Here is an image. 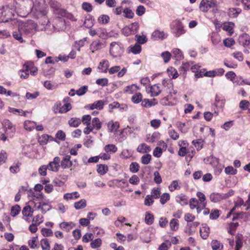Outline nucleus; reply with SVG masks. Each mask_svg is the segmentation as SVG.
Listing matches in <instances>:
<instances>
[{
	"instance_id": "nucleus-16",
	"label": "nucleus",
	"mask_w": 250,
	"mask_h": 250,
	"mask_svg": "<svg viewBox=\"0 0 250 250\" xmlns=\"http://www.w3.org/2000/svg\"><path fill=\"white\" fill-rule=\"evenodd\" d=\"M104 104V101L103 100H98L92 104H90L87 105L86 107L89 108L91 110H93L94 109L101 110L103 108Z\"/></svg>"
},
{
	"instance_id": "nucleus-26",
	"label": "nucleus",
	"mask_w": 250,
	"mask_h": 250,
	"mask_svg": "<svg viewBox=\"0 0 250 250\" xmlns=\"http://www.w3.org/2000/svg\"><path fill=\"white\" fill-rule=\"evenodd\" d=\"M137 90L138 86L135 84H132L125 87L124 88V91L126 93L133 94V93L136 92Z\"/></svg>"
},
{
	"instance_id": "nucleus-20",
	"label": "nucleus",
	"mask_w": 250,
	"mask_h": 250,
	"mask_svg": "<svg viewBox=\"0 0 250 250\" xmlns=\"http://www.w3.org/2000/svg\"><path fill=\"white\" fill-rule=\"evenodd\" d=\"M141 46L137 43H135L134 45L130 46L127 49L128 53L131 52L134 54H139L141 52Z\"/></svg>"
},
{
	"instance_id": "nucleus-10",
	"label": "nucleus",
	"mask_w": 250,
	"mask_h": 250,
	"mask_svg": "<svg viewBox=\"0 0 250 250\" xmlns=\"http://www.w3.org/2000/svg\"><path fill=\"white\" fill-rule=\"evenodd\" d=\"M1 125L5 127L7 135H13V133L15 131V128L10 121L8 120H4Z\"/></svg>"
},
{
	"instance_id": "nucleus-34",
	"label": "nucleus",
	"mask_w": 250,
	"mask_h": 250,
	"mask_svg": "<svg viewBox=\"0 0 250 250\" xmlns=\"http://www.w3.org/2000/svg\"><path fill=\"white\" fill-rule=\"evenodd\" d=\"M75 226V224L72 222H62L60 224V227L61 229H65L67 231H69L70 229Z\"/></svg>"
},
{
	"instance_id": "nucleus-53",
	"label": "nucleus",
	"mask_w": 250,
	"mask_h": 250,
	"mask_svg": "<svg viewBox=\"0 0 250 250\" xmlns=\"http://www.w3.org/2000/svg\"><path fill=\"white\" fill-rule=\"evenodd\" d=\"M129 182L133 185H137L140 182V179L136 175H133L129 179Z\"/></svg>"
},
{
	"instance_id": "nucleus-14",
	"label": "nucleus",
	"mask_w": 250,
	"mask_h": 250,
	"mask_svg": "<svg viewBox=\"0 0 250 250\" xmlns=\"http://www.w3.org/2000/svg\"><path fill=\"white\" fill-rule=\"evenodd\" d=\"M109 67V62L107 60H103L99 64L97 69L99 71L103 73H106Z\"/></svg>"
},
{
	"instance_id": "nucleus-35",
	"label": "nucleus",
	"mask_w": 250,
	"mask_h": 250,
	"mask_svg": "<svg viewBox=\"0 0 250 250\" xmlns=\"http://www.w3.org/2000/svg\"><path fill=\"white\" fill-rule=\"evenodd\" d=\"M143 96L141 93L138 92L131 97V101L134 104H139L143 101Z\"/></svg>"
},
{
	"instance_id": "nucleus-61",
	"label": "nucleus",
	"mask_w": 250,
	"mask_h": 250,
	"mask_svg": "<svg viewBox=\"0 0 250 250\" xmlns=\"http://www.w3.org/2000/svg\"><path fill=\"white\" fill-rule=\"evenodd\" d=\"M90 120H91V116L90 115H85L83 116L82 119L81 120V122H83V123L84 125H91L90 124Z\"/></svg>"
},
{
	"instance_id": "nucleus-37",
	"label": "nucleus",
	"mask_w": 250,
	"mask_h": 250,
	"mask_svg": "<svg viewBox=\"0 0 250 250\" xmlns=\"http://www.w3.org/2000/svg\"><path fill=\"white\" fill-rule=\"evenodd\" d=\"M145 222L147 225H151L154 222V216L149 212H146L145 218Z\"/></svg>"
},
{
	"instance_id": "nucleus-58",
	"label": "nucleus",
	"mask_w": 250,
	"mask_h": 250,
	"mask_svg": "<svg viewBox=\"0 0 250 250\" xmlns=\"http://www.w3.org/2000/svg\"><path fill=\"white\" fill-rule=\"evenodd\" d=\"M161 56L163 58L165 62H167L170 60L171 55L168 51H165L161 54Z\"/></svg>"
},
{
	"instance_id": "nucleus-29",
	"label": "nucleus",
	"mask_w": 250,
	"mask_h": 250,
	"mask_svg": "<svg viewBox=\"0 0 250 250\" xmlns=\"http://www.w3.org/2000/svg\"><path fill=\"white\" fill-rule=\"evenodd\" d=\"M68 125L72 127H76L81 123V120L80 118L74 117L68 121Z\"/></svg>"
},
{
	"instance_id": "nucleus-30",
	"label": "nucleus",
	"mask_w": 250,
	"mask_h": 250,
	"mask_svg": "<svg viewBox=\"0 0 250 250\" xmlns=\"http://www.w3.org/2000/svg\"><path fill=\"white\" fill-rule=\"evenodd\" d=\"M104 150L107 153H114L117 152L118 148L115 145L109 144L104 146Z\"/></svg>"
},
{
	"instance_id": "nucleus-8",
	"label": "nucleus",
	"mask_w": 250,
	"mask_h": 250,
	"mask_svg": "<svg viewBox=\"0 0 250 250\" xmlns=\"http://www.w3.org/2000/svg\"><path fill=\"white\" fill-rule=\"evenodd\" d=\"M18 7L17 6H13L12 5H7L3 6L4 12V16H6L8 21L11 19L12 17L14 16V13Z\"/></svg>"
},
{
	"instance_id": "nucleus-1",
	"label": "nucleus",
	"mask_w": 250,
	"mask_h": 250,
	"mask_svg": "<svg viewBox=\"0 0 250 250\" xmlns=\"http://www.w3.org/2000/svg\"><path fill=\"white\" fill-rule=\"evenodd\" d=\"M199 8L203 12H211L215 13L217 11V0H202Z\"/></svg>"
},
{
	"instance_id": "nucleus-25",
	"label": "nucleus",
	"mask_w": 250,
	"mask_h": 250,
	"mask_svg": "<svg viewBox=\"0 0 250 250\" xmlns=\"http://www.w3.org/2000/svg\"><path fill=\"white\" fill-rule=\"evenodd\" d=\"M108 129L109 132L116 131L119 127V124L118 122H114L113 121L109 122L107 124Z\"/></svg>"
},
{
	"instance_id": "nucleus-15",
	"label": "nucleus",
	"mask_w": 250,
	"mask_h": 250,
	"mask_svg": "<svg viewBox=\"0 0 250 250\" xmlns=\"http://www.w3.org/2000/svg\"><path fill=\"white\" fill-rule=\"evenodd\" d=\"M176 202L182 206H186L188 204V197L184 194L181 193L177 195L175 197Z\"/></svg>"
},
{
	"instance_id": "nucleus-13",
	"label": "nucleus",
	"mask_w": 250,
	"mask_h": 250,
	"mask_svg": "<svg viewBox=\"0 0 250 250\" xmlns=\"http://www.w3.org/2000/svg\"><path fill=\"white\" fill-rule=\"evenodd\" d=\"M71 156L70 155H65L63 157L62 160L61 161V166L62 168H68L72 166V162L70 160Z\"/></svg>"
},
{
	"instance_id": "nucleus-41",
	"label": "nucleus",
	"mask_w": 250,
	"mask_h": 250,
	"mask_svg": "<svg viewBox=\"0 0 250 250\" xmlns=\"http://www.w3.org/2000/svg\"><path fill=\"white\" fill-rule=\"evenodd\" d=\"M172 53L177 60H180L183 58V55H182L181 51L179 49H173Z\"/></svg>"
},
{
	"instance_id": "nucleus-4",
	"label": "nucleus",
	"mask_w": 250,
	"mask_h": 250,
	"mask_svg": "<svg viewBox=\"0 0 250 250\" xmlns=\"http://www.w3.org/2000/svg\"><path fill=\"white\" fill-rule=\"evenodd\" d=\"M234 194V191L229 190L227 193H212L210 195V200L214 203L218 202L223 199H227Z\"/></svg>"
},
{
	"instance_id": "nucleus-31",
	"label": "nucleus",
	"mask_w": 250,
	"mask_h": 250,
	"mask_svg": "<svg viewBox=\"0 0 250 250\" xmlns=\"http://www.w3.org/2000/svg\"><path fill=\"white\" fill-rule=\"evenodd\" d=\"M211 246L213 250H221L223 248V244L216 240H213L211 241Z\"/></svg>"
},
{
	"instance_id": "nucleus-57",
	"label": "nucleus",
	"mask_w": 250,
	"mask_h": 250,
	"mask_svg": "<svg viewBox=\"0 0 250 250\" xmlns=\"http://www.w3.org/2000/svg\"><path fill=\"white\" fill-rule=\"evenodd\" d=\"M5 134H7V132L5 127L0 124V139L3 141L6 140V137Z\"/></svg>"
},
{
	"instance_id": "nucleus-5",
	"label": "nucleus",
	"mask_w": 250,
	"mask_h": 250,
	"mask_svg": "<svg viewBox=\"0 0 250 250\" xmlns=\"http://www.w3.org/2000/svg\"><path fill=\"white\" fill-rule=\"evenodd\" d=\"M174 30L173 33L176 37H179L185 33L186 31L182 22L179 20L174 21L171 25Z\"/></svg>"
},
{
	"instance_id": "nucleus-51",
	"label": "nucleus",
	"mask_w": 250,
	"mask_h": 250,
	"mask_svg": "<svg viewBox=\"0 0 250 250\" xmlns=\"http://www.w3.org/2000/svg\"><path fill=\"white\" fill-rule=\"evenodd\" d=\"M167 72L168 73L169 76L171 77L172 79H176L179 76L177 70L174 68L171 67L170 69H168Z\"/></svg>"
},
{
	"instance_id": "nucleus-48",
	"label": "nucleus",
	"mask_w": 250,
	"mask_h": 250,
	"mask_svg": "<svg viewBox=\"0 0 250 250\" xmlns=\"http://www.w3.org/2000/svg\"><path fill=\"white\" fill-rule=\"evenodd\" d=\"M41 245L42 250H50V244L47 239H42L41 241Z\"/></svg>"
},
{
	"instance_id": "nucleus-55",
	"label": "nucleus",
	"mask_w": 250,
	"mask_h": 250,
	"mask_svg": "<svg viewBox=\"0 0 250 250\" xmlns=\"http://www.w3.org/2000/svg\"><path fill=\"white\" fill-rule=\"evenodd\" d=\"M192 143L197 149H200L202 148L203 141L201 139L193 140Z\"/></svg>"
},
{
	"instance_id": "nucleus-63",
	"label": "nucleus",
	"mask_w": 250,
	"mask_h": 250,
	"mask_svg": "<svg viewBox=\"0 0 250 250\" xmlns=\"http://www.w3.org/2000/svg\"><path fill=\"white\" fill-rule=\"evenodd\" d=\"M135 37L137 38V42L138 44H144L147 42V39L145 36L136 35Z\"/></svg>"
},
{
	"instance_id": "nucleus-12",
	"label": "nucleus",
	"mask_w": 250,
	"mask_h": 250,
	"mask_svg": "<svg viewBox=\"0 0 250 250\" xmlns=\"http://www.w3.org/2000/svg\"><path fill=\"white\" fill-rule=\"evenodd\" d=\"M16 3L20 7L28 8L30 10L33 7V0H16Z\"/></svg>"
},
{
	"instance_id": "nucleus-18",
	"label": "nucleus",
	"mask_w": 250,
	"mask_h": 250,
	"mask_svg": "<svg viewBox=\"0 0 250 250\" xmlns=\"http://www.w3.org/2000/svg\"><path fill=\"white\" fill-rule=\"evenodd\" d=\"M54 138L50 135L47 134H43L39 137L38 142L41 145H45L47 144L49 141H52Z\"/></svg>"
},
{
	"instance_id": "nucleus-45",
	"label": "nucleus",
	"mask_w": 250,
	"mask_h": 250,
	"mask_svg": "<svg viewBox=\"0 0 250 250\" xmlns=\"http://www.w3.org/2000/svg\"><path fill=\"white\" fill-rule=\"evenodd\" d=\"M140 166L136 162L132 163L129 166V170L132 173H137L139 170Z\"/></svg>"
},
{
	"instance_id": "nucleus-23",
	"label": "nucleus",
	"mask_w": 250,
	"mask_h": 250,
	"mask_svg": "<svg viewBox=\"0 0 250 250\" xmlns=\"http://www.w3.org/2000/svg\"><path fill=\"white\" fill-rule=\"evenodd\" d=\"M80 197L79 193L75 191L72 193H67L64 194L63 198L66 200H74Z\"/></svg>"
},
{
	"instance_id": "nucleus-46",
	"label": "nucleus",
	"mask_w": 250,
	"mask_h": 250,
	"mask_svg": "<svg viewBox=\"0 0 250 250\" xmlns=\"http://www.w3.org/2000/svg\"><path fill=\"white\" fill-rule=\"evenodd\" d=\"M96 83L102 86H105L108 84V80L107 78H100L96 81Z\"/></svg>"
},
{
	"instance_id": "nucleus-49",
	"label": "nucleus",
	"mask_w": 250,
	"mask_h": 250,
	"mask_svg": "<svg viewBox=\"0 0 250 250\" xmlns=\"http://www.w3.org/2000/svg\"><path fill=\"white\" fill-rule=\"evenodd\" d=\"M109 19L110 18L108 16L106 15H103L98 18V21L99 23L105 24L109 22Z\"/></svg>"
},
{
	"instance_id": "nucleus-2",
	"label": "nucleus",
	"mask_w": 250,
	"mask_h": 250,
	"mask_svg": "<svg viewBox=\"0 0 250 250\" xmlns=\"http://www.w3.org/2000/svg\"><path fill=\"white\" fill-rule=\"evenodd\" d=\"M19 29L21 30L23 34L31 35L36 31L37 25L32 21H29L26 22H20L18 23Z\"/></svg>"
},
{
	"instance_id": "nucleus-50",
	"label": "nucleus",
	"mask_w": 250,
	"mask_h": 250,
	"mask_svg": "<svg viewBox=\"0 0 250 250\" xmlns=\"http://www.w3.org/2000/svg\"><path fill=\"white\" fill-rule=\"evenodd\" d=\"M151 159V156L149 154L143 155L141 158V162L144 165L148 164Z\"/></svg>"
},
{
	"instance_id": "nucleus-64",
	"label": "nucleus",
	"mask_w": 250,
	"mask_h": 250,
	"mask_svg": "<svg viewBox=\"0 0 250 250\" xmlns=\"http://www.w3.org/2000/svg\"><path fill=\"white\" fill-rule=\"evenodd\" d=\"M102 244V241L100 239L97 238L95 239L94 241H92L91 244V247L93 249H96L101 245Z\"/></svg>"
},
{
	"instance_id": "nucleus-11",
	"label": "nucleus",
	"mask_w": 250,
	"mask_h": 250,
	"mask_svg": "<svg viewBox=\"0 0 250 250\" xmlns=\"http://www.w3.org/2000/svg\"><path fill=\"white\" fill-rule=\"evenodd\" d=\"M105 47L104 42L99 40H95L93 41L90 46V49L92 53H94L97 50H100Z\"/></svg>"
},
{
	"instance_id": "nucleus-21",
	"label": "nucleus",
	"mask_w": 250,
	"mask_h": 250,
	"mask_svg": "<svg viewBox=\"0 0 250 250\" xmlns=\"http://www.w3.org/2000/svg\"><path fill=\"white\" fill-rule=\"evenodd\" d=\"M137 150L138 152L145 153L150 152L151 148L149 146L145 143H143L141 144L138 146Z\"/></svg>"
},
{
	"instance_id": "nucleus-60",
	"label": "nucleus",
	"mask_w": 250,
	"mask_h": 250,
	"mask_svg": "<svg viewBox=\"0 0 250 250\" xmlns=\"http://www.w3.org/2000/svg\"><path fill=\"white\" fill-rule=\"evenodd\" d=\"M39 96V92L38 91L35 92L33 93L30 92H27L26 93L25 97L28 100H32L36 98Z\"/></svg>"
},
{
	"instance_id": "nucleus-3",
	"label": "nucleus",
	"mask_w": 250,
	"mask_h": 250,
	"mask_svg": "<svg viewBox=\"0 0 250 250\" xmlns=\"http://www.w3.org/2000/svg\"><path fill=\"white\" fill-rule=\"evenodd\" d=\"M124 52L123 45L120 42H112L110 43L109 54L113 58L120 57Z\"/></svg>"
},
{
	"instance_id": "nucleus-28",
	"label": "nucleus",
	"mask_w": 250,
	"mask_h": 250,
	"mask_svg": "<svg viewBox=\"0 0 250 250\" xmlns=\"http://www.w3.org/2000/svg\"><path fill=\"white\" fill-rule=\"evenodd\" d=\"M196 195L199 198L200 206H202L203 208H205L207 203L205 202L206 198L205 194L201 192H198Z\"/></svg>"
},
{
	"instance_id": "nucleus-33",
	"label": "nucleus",
	"mask_w": 250,
	"mask_h": 250,
	"mask_svg": "<svg viewBox=\"0 0 250 250\" xmlns=\"http://www.w3.org/2000/svg\"><path fill=\"white\" fill-rule=\"evenodd\" d=\"M155 101L156 100L155 99H153L151 100L147 99H145L142 101L141 105L143 107H151L156 104Z\"/></svg>"
},
{
	"instance_id": "nucleus-43",
	"label": "nucleus",
	"mask_w": 250,
	"mask_h": 250,
	"mask_svg": "<svg viewBox=\"0 0 250 250\" xmlns=\"http://www.w3.org/2000/svg\"><path fill=\"white\" fill-rule=\"evenodd\" d=\"M33 210L29 206H25L23 208L22 213L24 216H31L33 213Z\"/></svg>"
},
{
	"instance_id": "nucleus-52",
	"label": "nucleus",
	"mask_w": 250,
	"mask_h": 250,
	"mask_svg": "<svg viewBox=\"0 0 250 250\" xmlns=\"http://www.w3.org/2000/svg\"><path fill=\"white\" fill-rule=\"evenodd\" d=\"M236 246L235 250H239L243 246L242 236H237L236 239Z\"/></svg>"
},
{
	"instance_id": "nucleus-44",
	"label": "nucleus",
	"mask_w": 250,
	"mask_h": 250,
	"mask_svg": "<svg viewBox=\"0 0 250 250\" xmlns=\"http://www.w3.org/2000/svg\"><path fill=\"white\" fill-rule=\"evenodd\" d=\"M72 108V106L69 103L64 104L59 109V112L61 113H65L69 111Z\"/></svg>"
},
{
	"instance_id": "nucleus-6",
	"label": "nucleus",
	"mask_w": 250,
	"mask_h": 250,
	"mask_svg": "<svg viewBox=\"0 0 250 250\" xmlns=\"http://www.w3.org/2000/svg\"><path fill=\"white\" fill-rule=\"evenodd\" d=\"M139 29L138 22H133L128 26L125 27L122 29V33L125 36H128L131 34H135Z\"/></svg>"
},
{
	"instance_id": "nucleus-54",
	"label": "nucleus",
	"mask_w": 250,
	"mask_h": 250,
	"mask_svg": "<svg viewBox=\"0 0 250 250\" xmlns=\"http://www.w3.org/2000/svg\"><path fill=\"white\" fill-rule=\"evenodd\" d=\"M200 66L198 64H195L194 65H192L191 67H190V69L191 70H192V71L193 72H195L196 73H195V76L196 78H200V77H202V75L200 74V73H197V71L199 69V68H200Z\"/></svg>"
},
{
	"instance_id": "nucleus-17",
	"label": "nucleus",
	"mask_w": 250,
	"mask_h": 250,
	"mask_svg": "<svg viewBox=\"0 0 250 250\" xmlns=\"http://www.w3.org/2000/svg\"><path fill=\"white\" fill-rule=\"evenodd\" d=\"M35 207L38 209H41L42 212L44 214L51 208V206L45 203L39 202L38 204H36Z\"/></svg>"
},
{
	"instance_id": "nucleus-39",
	"label": "nucleus",
	"mask_w": 250,
	"mask_h": 250,
	"mask_svg": "<svg viewBox=\"0 0 250 250\" xmlns=\"http://www.w3.org/2000/svg\"><path fill=\"white\" fill-rule=\"evenodd\" d=\"M179 221L176 219H172L169 223V226L171 230H177L179 228Z\"/></svg>"
},
{
	"instance_id": "nucleus-38",
	"label": "nucleus",
	"mask_w": 250,
	"mask_h": 250,
	"mask_svg": "<svg viewBox=\"0 0 250 250\" xmlns=\"http://www.w3.org/2000/svg\"><path fill=\"white\" fill-rule=\"evenodd\" d=\"M86 206V201L85 199H82L74 204V207L76 209H80L84 208Z\"/></svg>"
},
{
	"instance_id": "nucleus-22",
	"label": "nucleus",
	"mask_w": 250,
	"mask_h": 250,
	"mask_svg": "<svg viewBox=\"0 0 250 250\" xmlns=\"http://www.w3.org/2000/svg\"><path fill=\"white\" fill-rule=\"evenodd\" d=\"M151 38L153 40L163 39L165 38V33L163 31L155 30L152 33L151 35Z\"/></svg>"
},
{
	"instance_id": "nucleus-42",
	"label": "nucleus",
	"mask_w": 250,
	"mask_h": 250,
	"mask_svg": "<svg viewBox=\"0 0 250 250\" xmlns=\"http://www.w3.org/2000/svg\"><path fill=\"white\" fill-rule=\"evenodd\" d=\"M181 188L177 180L173 181L168 187L169 190L170 191H173L176 189H180Z\"/></svg>"
},
{
	"instance_id": "nucleus-7",
	"label": "nucleus",
	"mask_w": 250,
	"mask_h": 250,
	"mask_svg": "<svg viewBox=\"0 0 250 250\" xmlns=\"http://www.w3.org/2000/svg\"><path fill=\"white\" fill-rule=\"evenodd\" d=\"M60 162H61V159L60 157L57 156L55 157L53 161L52 162H50L48 165H46L48 167V169L49 170L54 171V172H57L60 167Z\"/></svg>"
},
{
	"instance_id": "nucleus-36",
	"label": "nucleus",
	"mask_w": 250,
	"mask_h": 250,
	"mask_svg": "<svg viewBox=\"0 0 250 250\" xmlns=\"http://www.w3.org/2000/svg\"><path fill=\"white\" fill-rule=\"evenodd\" d=\"M97 170L98 173L103 175L107 172L108 167L105 165H99Z\"/></svg>"
},
{
	"instance_id": "nucleus-40",
	"label": "nucleus",
	"mask_w": 250,
	"mask_h": 250,
	"mask_svg": "<svg viewBox=\"0 0 250 250\" xmlns=\"http://www.w3.org/2000/svg\"><path fill=\"white\" fill-rule=\"evenodd\" d=\"M123 12L124 16L128 19H132L134 15L133 11L129 8H125Z\"/></svg>"
},
{
	"instance_id": "nucleus-32",
	"label": "nucleus",
	"mask_w": 250,
	"mask_h": 250,
	"mask_svg": "<svg viewBox=\"0 0 250 250\" xmlns=\"http://www.w3.org/2000/svg\"><path fill=\"white\" fill-rule=\"evenodd\" d=\"M36 125V122L29 120L25 121L24 123V128L28 131H31L35 128Z\"/></svg>"
},
{
	"instance_id": "nucleus-62",
	"label": "nucleus",
	"mask_w": 250,
	"mask_h": 250,
	"mask_svg": "<svg viewBox=\"0 0 250 250\" xmlns=\"http://www.w3.org/2000/svg\"><path fill=\"white\" fill-rule=\"evenodd\" d=\"M88 90V86L86 85L80 87L76 91V94L78 96H82L84 95Z\"/></svg>"
},
{
	"instance_id": "nucleus-47",
	"label": "nucleus",
	"mask_w": 250,
	"mask_h": 250,
	"mask_svg": "<svg viewBox=\"0 0 250 250\" xmlns=\"http://www.w3.org/2000/svg\"><path fill=\"white\" fill-rule=\"evenodd\" d=\"M21 207L20 206L16 205L11 208V214L12 216L15 217L20 213L21 211Z\"/></svg>"
},
{
	"instance_id": "nucleus-56",
	"label": "nucleus",
	"mask_w": 250,
	"mask_h": 250,
	"mask_svg": "<svg viewBox=\"0 0 250 250\" xmlns=\"http://www.w3.org/2000/svg\"><path fill=\"white\" fill-rule=\"evenodd\" d=\"M223 43L225 46L230 47L235 43V42L232 38H227L223 41Z\"/></svg>"
},
{
	"instance_id": "nucleus-59",
	"label": "nucleus",
	"mask_w": 250,
	"mask_h": 250,
	"mask_svg": "<svg viewBox=\"0 0 250 250\" xmlns=\"http://www.w3.org/2000/svg\"><path fill=\"white\" fill-rule=\"evenodd\" d=\"M225 171L227 174L235 175L237 173V170L236 169H234L231 166H228L226 167L225 168Z\"/></svg>"
},
{
	"instance_id": "nucleus-24",
	"label": "nucleus",
	"mask_w": 250,
	"mask_h": 250,
	"mask_svg": "<svg viewBox=\"0 0 250 250\" xmlns=\"http://www.w3.org/2000/svg\"><path fill=\"white\" fill-rule=\"evenodd\" d=\"M22 34H23L21 30L19 29V26L18 25V30L13 32V37L20 42H23L24 41L22 39Z\"/></svg>"
},
{
	"instance_id": "nucleus-19",
	"label": "nucleus",
	"mask_w": 250,
	"mask_h": 250,
	"mask_svg": "<svg viewBox=\"0 0 250 250\" xmlns=\"http://www.w3.org/2000/svg\"><path fill=\"white\" fill-rule=\"evenodd\" d=\"M200 235L204 239H207L209 233V228L206 224L203 225L200 229Z\"/></svg>"
},
{
	"instance_id": "nucleus-27",
	"label": "nucleus",
	"mask_w": 250,
	"mask_h": 250,
	"mask_svg": "<svg viewBox=\"0 0 250 250\" xmlns=\"http://www.w3.org/2000/svg\"><path fill=\"white\" fill-rule=\"evenodd\" d=\"M93 129L99 130L102 126V122L97 117L94 118L92 120V124L91 125Z\"/></svg>"
},
{
	"instance_id": "nucleus-9",
	"label": "nucleus",
	"mask_w": 250,
	"mask_h": 250,
	"mask_svg": "<svg viewBox=\"0 0 250 250\" xmlns=\"http://www.w3.org/2000/svg\"><path fill=\"white\" fill-rule=\"evenodd\" d=\"M146 90L148 92H150L151 93V96L152 97L157 96L162 92V89L158 84L149 86L147 88Z\"/></svg>"
}]
</instances>
